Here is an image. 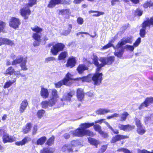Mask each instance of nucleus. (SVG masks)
Returning a JSON list of instances; mask_svg holds the SVG:
<instances>
[{
    "label": "nucleus",
    "mask_w": 153,
    "mask_h": 153,
    "mask_svg": "<svg viewBox=\"0 0 153 153\" xmlns=\"http://www.w3.org/2000/svg\"><path fill=\"white\" fill-rule=\"evenodd\" d=\"M93 57L92 59V62L95 66L97 67L96 69V73H94L91 79L95 85H99L101 83L102 79L103 74L102 73H98L102 68L105 65H110L113 64L115 61V57L114 56H109L100 58L99 60L101 62L100 64L98 62V58L97 56L94 53Z\"/></svg>",
    "instance_id": "nucleus-1"
},
{
    "label": "nucleus",
    "mask_w": 153,
    "mask_h": 153,
    "mask_svg": "<svg viewBox=\"0 0 153 153\" xmlns=\"http://www.w3.org/2000/svg\"><path fill=\"white\" fill-rule=\"evenodd\" d=\"M92 126H93L94 130L99 133L102 130L101 127L99 124H94V122L84 123H81L80 127L73 131L72 135L78 137L84 136L93 137L95 135L94 132L89 129H87Z\"/></svg>",
    "instance_id": "nucleus-2"
},
{
    "label": "nucleus",
    "mask_w": 153,
    "mask_h": 153,
    "mask_svg": "<svg viewBox=\"0 0 153 153\" xmlns=\"http://www.w3.org/2000/svg\"><path fill=\"white\" fill-rule=\"evenodd\" d=\"M31 29L34 32L32 36L34 40L33 43V46L35 47L39 46L41 42L42 44L45 45L49 39L47 36H45L42 39H41V33L43 31V29L37 25H35L33 27H31Z\"/></svg>",
    "instance_id": "nucleus-3"
},
{
    "label": "nucleus",
    "mask_w": 153,
    "mask_h": 153,
    "mask_svg": "<svg viewBox=\"0 0 153 153\" xmlns=\"http://www.w3.org/2000/svg\"><path fill=\"white\" fill-rule=\"evenodd\" d=\"M71 76V74L69 72H68L66 74L65 77L62 80L59 81L57 83H54V84L55 87L57 88H60L63 85L66 86H70L72 83L71 81L73 80L79 81V80H81L83 82H88V80L90 78L88 76L74 79L72 78Z\"/></svg>",
    "instance_id": "nucleus-4"
},
{
    "label": "nucleus",
    "mask_w": 153,
    "mask_h": 153,
    "mask_svg": "<svg viewBox=\"0 0 153 153\" xmlns=\"http://www.w3.org/2000/svg\"><path fill=\"white\" fill-rule=\"evenodd\" d=\"M51 96V98L50 100L42 102L41 105L42 108H46L48 106H53L56 104L58 99L59 98V96L57 90L55 89H52Z\"/></svg>",
    "instance_id": "nucleus-5"
},
{
    "label": "nucleus",
    "mask_w": 153,
    "mask_h": 153,
    "mask_svg": "<svg viewBox=\"0 0 153 153\" xmlns=\"http://www.w3.org/2000/svg\"><path fill=\"white\" fill-rule=\"evenodd\" d=\"M28 3L25 4L26 7L21 8L20 10L19 13L21 15L25 20L28 19L31 13V11L30 7H32L33 5L36 4L37 0H28Z\"/></svg>",
    "instance_id": "nucleus-6"
},
{
    "label": "nucleus",
    "mask_w": 153,
    "mask_h": 153,
    "mask_svg": "<svg viewBox=\"0 0 153 153\" xmlns=\"http://www.w3.org/2000/svg\"><path fill=\"white\" fill-rule=\"evenodd\" d=\"M104 123L106 125L108 128H109L114 134H116V135L113 136L111 139L110 143H115L122 140L129 138V136H128L119 134V130L116 129V130H115L108 122L104 121Z\"/></svg>",
    "instance_id": "nucleus-7"
},
{
    "label": "nucleus",
    "mask_w": 153,
    "mask_h": 153,
    "mask_svg": "<svg viewBox=\"0 0 153 153\" xmlns=\"http://www.w3.org/2000/svg\"><path fill=\"white\" fill-rule=\"evenodd\" d=\"M151 25L153 27V16L150 19L144 21L141 25L142 27L140 30L139 35L141 38H144L146 34V27L150 28Z\"/></svg>",
    "instance_id": "nucleus-8"
},
{
    "label": "nucleus",
    "mask_w": 153,
    "mask_h": 153,
    "mask_svg": "<svg viewBox=\"0 0 153 153\" xmlns=\"http://www.w3.org/2000/svg\"><path fill=\"white\" fill-rule=\"evenodd\" d=\"M65 46L63 43L57 42L53 45L51 49L50 52L52 55L56 56L59 52L63 50Z\"/></svg>",
    "instance_id": "nucleus-9"
},
{
    "label": "nucleus",
    "mask_w": 153,
    "mask_h": 153,
    "mask_svg": "<svg viewBox=\"0 0 153 153\" xmlns=\"http://www.w3.org/2000/svg\"><path fill=\"white\" fill-rule=\"evenodd\" d=\"M71 2L70 0H50L47 7L49 8H53L56 5L59 4L69 5Z\"/></svg>",
    "instance_id": "nucleus-10"
},
{
    "label": "nucleus",
    "mask_w": 153,
    "mask_h": 153,
    "mask_svg": "<svg viewBox=\"0 0 153 153\" xmlns=\"http://www.w3.org/2000/svg\"><path fill=\"white\" fill-rule=\"evenodd\" d=\"M134 119L135 124L137 127V133L140 135L143 134L145 133L146 131L143 128L140 120L136 117H135Z\"/></svg>",
    "instance_id": "nucleus-11"
},
{
    "label": "nucleus",
    "mask_w": 153,
    "mask_h": 153,
    "mask_svg": "<svg viewBox=\"0 0 153 153\" xmlns=\"http://www.w3.org/2000/svg\"><path fill=\"white\" fill-rule=\"evenodd\" d=\"M21 24L19 19L15 17H12L9 22L10 26L15 29L19 28Z\"/></svg>",
    "instance_id": "nucleus-12"
},
{
    "label": "nucleus",
    "mask_w": 153,
    "mask_h": 153,
    "mask_svg": "<svg viewBox=\"0 0 153 153\" xmlns=\"http://www.w3.org/2000/svg\"><path fill=\"white\" fill-rule=\"evenodd\" d=\"M153 103V97H147L144 101L139 105L138 108L141 110L144 107L147 108L151 104Z\"/></svg>",
    "instance_id": "nucleus-13"
},
{
    "label": "nucleus",
    "mask_w": 153,
    "mask_h": 153,
    "mask_svg": "<svg viewBox=\"0 0 153 153\" xmlns=\"http://www.w3.org/2000/svg\"><path fill=\"white\" fill-rule=\"evenodd\" d=\"M15 138L13 136L10 135L6 133V131L3 135L2 140L4 143H12L15 141Z\"/></svg>",
    "instance_id": "nucleus-14"
},
{
    "label": "nucleus",
    "mask_w": 153,
    "mask_h": 153,
    "mask_svg": "<svg viewBox=\"0 0 153 153\" xmlns=\"http://www.w3.org/2000/svg\"><path fill=\"white\" fill-rule=\"evenodd\" d=\"M76 62V58L71 56L68 58L67 60L65 66L67 68H72L75 66Z\"/></svg>",
    "instance_id": "nucleus-15"
},
{
    "label": "nucleus",
    "mask_w": 153,
    "mask_h": 153,
    "mask_svg": "<svg viewBox=\"0 0 153 153\" xmlns=\"http://www.w3.org/2000/svg\"><path fill=\"white\" fill-rule=\"evenodd\" d=\"M119 128L120 130L124 131H132L135 128L134 125H131L129 124H121L119 126Z\"/></svg>",
    "instance_id": "nucleus-16"
},
{
    "label": "nucleus",
    "mask_w": 153,
    "mask_h": 153,
    "mask_svg": "<svg viewBox=\"0 0 153 153\" xmlns=\"http://www.w3.org/2000/svg\"><path fill=\"white\" fill-rule=\"evenodd\" d=\"M129 42V39L128 38H123L121 39V41L119 42L116 45L115 48L117 50H118L120 48H124L123 47V45H124L126 43Z\"/></svg>",
    "instance_id": "nucleus-17"
},
{
    "label": "nucleus",
    "mask_w": 153,
    "mask_h": 153,
    "mask_svg": "<svg viewBox=\"0 0 153 153\" xmlns=\"http://www.w3.org/2000/svg\"><path fill=\"white\" fill-rule=\"evenodd\" d=\"M5 45L10 46H14L15 44L13 41L5 38H0V46Z\"/></svg>",
    "instance_id": "nucleus-18"
},
{
    "label": "nucleus",
    "mask_w": 153,
    "mask_h": 153,
    "mask_svg": "<svg viewBox=\"0 0 153 153\" xmlns=\"http://www.w3.org/2000/svg\"><path fill=\"white\" fill-rule=\"evenodd\" d=\"M76 96L78 100L80 102L83 101L85 96L83 90L81 88L77 89Z\"/></svg>",
    "instance_id": "nucleus-19"
},
{
    "label": "nucleus",
    "mask_w": 153,
    "mask_h": 153,
    "mask_svg": "<svg viewBox=\"0 0 153 153\" xmlns=\"http://www.w3.org/2000/svg\"><path fill=\"white\" fill-rule=\"evenodd\" d=\"M74 94V91H70L67 93L66 95L63 96L62 98L61 99V100L62 102L68 101H70L71 98Z\"/></svg>",
    "instance_id": "nucleus-20"
},
{
    "label": "nucleus",
    "mask_w": 153,
    "mask_h": 153,
    "mask_svg": "<svg viewBox=\"0 0 153 153\" xmlns=\"http://www.w3.org/2000/svg\"><path fill=\"white\" fill-rule=\"evenodd\" d=\"M88 69V67L84 64H79L76 68V70L79 74H82L84 71L87 70Z\"/></svg>",
    "instance_id": "nucleus-21"
},
{
    "label": "nucleus",
    "mask_w": 153,
    "mask_h": 153,
    "mask_svg": "<svg viewBox=\"0 0 153 153\" xmlns=\"http://www.w3.org/2000/svg\"><path fill=\"white\" fill-rule=\"evenodd\" d=\"M28 105V102L27 100L25 99L23 100L19 107V111L20 113H22L24 112L26 108Z\"/></svg>",
    "instance_id": "nucleus-22"
},
{
    "label": "nucleus",
    "mask_w": 153,
    "mask_h": 153,
    "mask_svg": "<svg viewBox=\"0 0 153 153\" xmlns=\"http://www.w3.org/2000/svg\"><path fill=\"white\" fill-rule=\"evenodd\" d=\"M61 151L63 152H67L68 153L73 152V150L71 147L70 145L68 144H65L63 145L61 148Z\"/></svg>",
    "instance_id": "nucleus-23"
},
{
    "label": "nucleus",
    "mask_w": 153,
    "mask_h": 153,
    "mask_svg": "<svg viewBox=\"0 0 153 153\" xmlns=\"http://www.w3.org/2000/svg\"><path fill=\"white\" fill-rule=\"evenodd\" d=\"M40 94L41 97L45 99L47 98L49 96L48 89L43 87L41 88Z\"/></svg>",
    "instance_id": "nucleus-24"
},
{
    "label": "nucleus",
    "mask_w": 153,
    "mask_h": 153,
    "mask_svg": "<svg viewBox=\"0 0 153 153\" xmlns=\"http://www.w3.org/2000/svg\"><path fill=\"white\" fill-rule=\"evenodd\" d=\"M30 140V139L27 136H25L21 141H17L15 143V144L17 146H23L27 143Z\"/></svg>",
    "instance_id": "nucleus-25"
},
{
    "label": "nucleus",
    "mask_w": 153,
    "mask_h": 153,
    "mask_svg": "<svg viewBox=\"0 0 153 153\" xmlns=\"http://www.w3.org/2000/svg\"><path fill=\"white\" fill-rule=\"evenodd\" d=\"M68 56L67 51H62L58 56V59L59 60H64Z\"/></svg>",
    "instance_id": "nucleus-26"
},
{
    "label": "nucleus",
    "mask_w": 153,
    "mask_h": 153,
    "mask_svg": "<svg viewBox=\"0 0 153 153\" xmlns=\"http://www.w3.org/2000/svg\"><path fill=\"white\" fill-rule=\"evenodd\" d=\"M55 137L53 135H52L49 137L47 140H46L45 145L49 146H50L53 145L54 143Z\"/></svg>",
    "instance_id": "nucleus-27"
},
{
    "label": "nucleus",
    "mask_w": 153,
    "mask_h": 153,
    "mask_svg": "<svg viewBox=\"0 0 153 153\" xmlns=\"http://www.w3.org/2000/svg\"><path fill=\"white\" fill-rule=\"evenodd\" d=\"M88 142L92 146H94L96 148H97V146L100 143L97 140L90 137L88 138Z\"/></svg>",
    "instance_id": "nucleus-28"
},
{
    "label": "nucleus",
    "mask_w": 153,
    "mask_h": 153,
    "mask_svg": "<svg viewBox=\"0 0 153 153\" xmlns=\"http://www.w3.org/2000/svg\"><path fill=\"white\" fill-rule=\"evenodd\" d=\"M15 70L13 67L12 66H10L8 67L6 70L4 74L5 75H9L11 76L15 73Z\"/></svg>",
    "instance_id": "nucleus-29"
},
{
    "label": "nucleus",
    "mask_w": 153,
    "mask_h": 153,
    "mask_svg": "<svg viewBox=\"0 0 153 153\" xmlns=\"http://www.w3.org/2000/svg\"><path fill=\"white\" fill-rule=\"evenodd\" d=\"M59 14L62 15H68L67 19H69L71 14L70 10L69 8L66 9H63L59 10Z\"/></svg>",
    "instance_id": "nucleus-30"
},
{
    "label": "nucleus",
    "mask_w": 153,
    "mask_h": 153,
    "mask_svg": "<svg viewBox=\"0 0 153 153\" xmlns=\"http://www.w3.org/2000/svg\"><path fill=\"white\" fill-rule=\"evenodd\" d=\"M46 140L47 137L46 136H42L37 140L36 144L37 145H42L46 143Z\"/></svg>",
    "instance_id": "nucleus-31"
},
{
    "label": "nucleus",
    "mask_w": 153,
    "mask_h": 153,
    "mask_svg": "<svg viewBox=\"0 0 153 153\" xmlns=\"http://www.w3.org/2000/svg\"><path fill=\"white\" fill-rule=\"evenodd\" d=\"M32 124L30 123H28L25 125V126L23 128L22 131L24 134L28 133L31 130Z\"/></svg>",
    "instance_id": "nucleus-32"
},
{
    "label": "nucleus",
    "mask_w": 153,
    "mask_h": 153,
    "mask_svg": "<svg viewBox=\"0 0 153 153\" xmlns=\"http://www.w3.org/2000/svg\"><path fill=\"white\" fill-rule=\"evenodd\" d=\"M24 59L23 57L21 56H19L17 58L13 60L12 62V65H15L18 64L22 63Z\"/></svg>",
    "instance_id": "nucleus-33"
},
{
    "label": "nucleus",
    "mask_w": 153,
    "mask_h": 153,
    "mask_svg": "<svg viewBox=\"0 0 153 153\" xmlns=\"http://www.w3.org/2000/svg\"><path fill=\"white\" fill-rule=\"evenodd\" d=\"M110 112V110L108 109L102 108L98 109L96 111L97 114L98 115H103Z\"/></svg>",
    "instance_id": "nucleus-34"
},
{
    "label": "nucleus",
    "mask_w": 153,
    "mask_h": 153,
    "mask_svg": "<svg viewBox=\"0 0 153 153\" xmlns=\"http://www.w3.org/2000/svg\"><path fill=\"white\" fill-rule=\"evenodd\" d=\"M45 111L43 109H39L37 112L36 115L38 118L41 119L43 117L45 114Z\"/></svg>",
    "instance_id": "nucleus-35"
},
{
    "label": "nucleus",
    "mask_w": 153,
    "mask_h": 153,
    "mask_svg": "<svg viewBox=\"0 0 153 153\" xmlns=\"http://www.w3.org/2000/svg\"><path fill=\"white\" fill-rule=\"evenodd\" d=\"M16 81V79L14 78L12 81L9 80L6 82L4 85L3 88H8L11 86L13 83H15Z\"/></svg>",
    "instance_id": "nucleus-36"
},
{
    "label": "nucleus",
    "mask_w": 153,
    "mask_h": 153,
    "mask_svg": "<svg viewBox=\"0 0 153 153\" xmlns=\"http://www.w3.org/2000/svg\"><path fill=\"white\" fill-rule=\"evenodd\" d=\"M72 28V25L71 24H69L68 25V29L65 30L62 33V35L64 36H66L69 34L71 31Z\"/></svg>",
    "instance_id": "nucleus-37"
},
{
    "label": "nucleus",
    "mask_w": 153,
    "mask_h": 153,
    "mask_svg": "<svg viewBox=\"0 0 153 153\" xmlns=\"http://www.w3.org/2000/svg\"><path fill=\"white\" fill-rule=\"evenodd\" d=\"M27 61L26 59H24L23 61L20 64L21 70L26 71L27 70V68L26 66V63Z\"/></svg>",
    "instance_id": "nucleus-38"
},
{
    "label": "nucleus",
    "mask_w": 153,
    "mask_h": 153,
    "mask_svg": "<svg viewBox=\"0 0 153 153\" xmlns=\"http://www.w3.org/2000/svg\"><path fill=\"white\" fill-rule=\"evenodd\" d=\"M128 113L126 111H124L120 117V121H124L126 120L128 116L129 115Z\"/></svg>",
    "instance_id": "nucleus-39"
},
{
    "label": "nucleus",
    "mask_w": 153,
    "mask_h": 153,
    "mask_svg": "<svg viewBox=\"0 0 153 153\" xmlns=\"http://www.w3.org/2000/svg\"><path fill=\"white\" fill-rule=\"evenodd\" d=\"M53 151L50 150V148L48 147L43 148L40 150V153H53Z\"/></svg>",
    "instance_id": "nucleus-40"
},
{
    "label": "nucleus",
    "mask_w": 153,
    "mask_h": 153,
    "mask_svg": "<svg viewBox=\"0 0 153 153\" xmlns=\"http://www.w3.org/2000/svg\"><path fill=\"white\" fill-rule=\"evenodd\" d=\"M124 48H122L118 52H115L114 55L118 57H121L124 52Z\"/></svg>",
    "instance_id": "nucleus-41"
},
{
    "label": "nucleus",
    "mask_w": 153,
    "mask_h": 153,
    "mask_svg": "<svg viewBox=\"0 0 153 153\" xmlns=\"http://www.w3.org/2000/svg\"><path fill=\"white\" fill-rule=\"evenodd\" d=\"M89 13H97V14H94L93 15V16H96V17H98L101 15H103L104 14V13L103 12H99L97 11H94V10H90L89 11Z\"/></svg>",
    "instance_id": "nucleus-42"
},
{
    "label": "nucleus",
    "mask_w": 153,
    "mask_h": 153,
    "mask_svg": "<svg viewBox=\"0 0 153 153\" xmlns=\"http://www.w3.org/2000/svg\"><path fill=\"white\" fill-rule=\"evenodd\" d=\"M94 35H89V33L87 32H79L77 33L76 34V36H77L79 35L83 34H85V35H89L92 38H94L97 35V34H96V32L95 31L94 32Z\"/></svg>",
    "instance_id": "nucleus-43"
},
{
    "label": "nucleus",
    "mask_w": 153,
    "mask_h": 153,
    "mask_svg": "<svg viewBox=\"0 0 153 153\" xmlns=\"http://www.w3.org/2000/svg\"><path fill=\"white\" fill-rule=\"evenodd\" d=\"M6 25V23L0 20V33L5 28Z\"/></svg>",
    "instance_id": "nucleus-44"
},
{
    "label": "nucleus",
    "mask_w": 153,
    "mask_h": 153,
    "mask_svg": "<svg viewBox=\"0 0 153 153\" xmlns=\"http://www.w3.org/2000/svg\"><path fill=\"white\" fill-rule=\"evenodd\" d=\"M78 145V142L77 140H73L70 143V146L72 148Z\"/></svg>",
    "instance_id": "nucleus-45"
},
{
    "label": "nucleus",
    "mask_w": 153,
    "mask_h": 153,
    "mask_svg": "<svg viewBox=\"0 0 153 153\" xmlns=\"http://www.w3.org/2000/svg\"><path fill=\"white\" fill-rule=\"evenodd\" d=\"M143 11L139 8L137 9L135 11V14L136 16H141L143 13Z\"/></svg>",
    "instance_id": "nucleus-46"
},
{
    "label": "nucleus",
    "mask_w": 153,
    "mask_h": 153,
    "mask_svg": "<svg viewBox=\"0 0 153 153\" xmlns=\"http://www.w3.org/2000/svg\"><path fill=\"white\" fill-rule=\"evenodd\" d=\"M99 134L103 138H105L108 137V133L105 132L104 131L102 130Z\"/></svg>",
    "instance_id": "nucleus-47"
},
{
    "label": "nucleus",
    "mask_w": 153,
    "mask_h": 153,
    "mask_svg": "<svg viewBox=\"0 0 153 153\" xmlns=\"http://www.w3.org/2000/svg\"><path fill=\"white\" fill-rule=\"evenodd\" d=\"M141 38L138 37L133 44V46L136 47H137L141 42Z\"/></svg>",
    "instance_id": "nucleus-48"
},
{
    "label": "nucleus",
    "mask_w": 153,
    "mask_h": 153,
    "mask_svg": "<svg viewBox=\"0 0 153 153\" xmlns=\"http://www.w3.org/2000/svg\"><path fill=\"white\" fill-rule=\"evenodd\" d=\"M112 41L109 42L108 44L105 45L102 47V49L104 50L112 46H113V45L111 43Z\"/></svg>",
    "instance_id": "nucleus-49"
},
{
    "label": "nucleus",
    "mask_w": 153,
    "mask_h": 153,
    "mask_svg": "<svg viewBox=\"0 0 153 153\" xmlns=\"http://www.w3.org/2000/svg\"><path fill=\"white\" fill-rule=\"evenodd\" d=\"M119 116V114L116 113H114L110 116L107 117L106 118L108 119H110L114 117H117Z\"/></svg>",
    "instance_id": "nucleus-50"
},
{
    "label": "nucleus",
    "mask_w": 153,
    "mask_h": 153,
    "mask_svg": "<svg viewBox=\"0 0 153 153\" xmlns=\"http://www.w3.org/2000/svg\"><path fill=\"white\" fill-rule=\"evenodd\" d=\"M56 60L55 57H50L46 58L45 59V62H48L51 61H54Z\"/></svg>",
    "instance_id": "nucleus-51"
},
{
    "label": "nucleus",
    "mask_w": 153,
    "mask_h": 153,
    "mask_svg": "<svg viewBox=\"0 0 153 153\" xmlns=\"http://www.w3.org/2000/svg\"><path fill=\"white\" fill-rule=\"evenodd\" d=\"M107 148V145H103L102 146L100 149V151L101 152L103 153L106 150Z\"/></svg>",
    "instance_id": "nucleus-52"
},
{
    "label": "nucleus",
    "mask_w": 153,
    "mask_h": 153,
    "mask_svg": "<svg viewBox=\"0 0 153 153\" xmlns=\"http://www.w3.org/2000/svg\"><path fill=\"white\" fill-rule=\"evenodd\" d=\"M153 4H151L149 2L147 1L143 4V7L145 8H147L149 7L152 6Z\"/></svg>",
    "instance_id": "nucleus-53"
},
{
    "label": "nucleus",
    "mask_w": 153,
    "mask_h": 153,
    "mask_svg": "<svg viewBox=\"0 0 153 153\" xmlns=\"http://www.w3.org/2000/svg\"><path fill=\"white\" fill-rule=\"evenodd\" d=\"M76 21L78 24L80 25L82 24L84 22L83 19L80 17H79L77 18Z\"/></svg>",
    "instance_id": "nucleus-54"
},
{
    "label": "nucleus",
    "mask_w": 153,
    "mask_h": 153,
    "mask_svg": "<svg viewBox=\"0 0 153 153\" xmlns=\"http://www.w3.org/2000/svg\"><path fill=\"white\" fill-rule=\"evenodd\" d=\"M128 150V149L125 148H121L117 149V151L119 152H124V153H126L127 151Z\"/></svg>",
    "instance_id": "nucleus-55"
},
{
    "label": "nucleus",
    "mask_w": 153,
    "mask_h": 153,
    "mask_svg": "<svg viewBox=\"0 0 153 153\" xmlns=\"http://www.w3.org/2000/svg\"><path fill=\"white\" fill-rule=\"evenodd\" d=\"M151 118L150 117L146 116L145 117L144 119V122L146 124H147L150 121H151Z\"/></svg>",
    "instance_id": "nucleus-56"
},
{
    "label": "nucleus",
    "mask_w": 153,
    "mask_h": 153,
    "mask_svg": "<svg viewBox=\"0 0 153 153\" xmlns=\"http://www.w3.org/2000/svg\"><path fill=\"white\" fill-rule=\"evenodd\" d=\"M14 74V75H16L17 77H19V76L24 77L25 76V75L21 74L19 71H18L16 72L15 71V72Z\"/></svg>",
    "instance_id": "nucleus-57"
},
{
    "label": "nucleus",
    "mask_w": 153,
    "mask_h": 153,
    "mask_svg": "<svg viewBox=\"0 0 153 153\" xmlns=\"http://www.w3.org/2000/svg\"><path fill=\"white\" fill-rule=\"evenodd\" d=\"M138 153H153V152L149 151L145 149L140 150H138Z\"/></svg>",
    "instance_id": "nucleus-58"
},
{
    "label": "nucleus",
    "mask_w": 153,
    "mask_h": 153,
    "mask_svg": "<svg viewBox=\"0 0 153 153\" xmlns=\"http://www.w3.org/2000/svg\"><path fill=\"white\" fill-rule=\"evenodd\" d=\"M37 130L38 128L37 126L36 125H34L32 130V134L33 135L35 134L37 131Z\"/></svg>",
    "instance_id": "nucleus-59"
},
{
    "label": "nucleus",
    "mask_w": 153,
    "mask_h": 153,
    "mask_svg": "<svg viewBox=\"0 0 153 153\" xmlns=\"http://www.w3.org/2000/svg\"><path fill=\"white\" fill-rule=\"evenodd\" d=\"M134 46L131 45H126V47L129 50L131 51H133L134 49Z\"/></svg>",
    "instance_id": "nucleus-60"
},
{
    "label": "nucleus",
    "mask_w": 153,
    "mask_h": 153,
    "mask_svg": "<svg viewBox=\"0 0 153 153\" xmlns=\"http://www.w3.org/2000/svg\"><path fill=\"white\" fill-rule=\"evenodd\" d=\"M105 120V119H100L95 121L94 123V124H96L97 123H99L100 124H101L103 122V121Z\"/></svg>",
    "instance_id": "nucleus-61"
},
{
    "label": "nucleus",
    "mask_w": 153,
    "mask_h": 153,
    "mask_svg": "<svg viewBox=\"0 0 153 153\" xmlns=\"http://www.w3.org/2000/svg\"><path fill=\"white\" fill-rule=\"evenodd\" d=\"M64 137L65 139H68L70 138V135L68 133H65L64 135Z\"/></svg>",
    "instance_id": "nucleus-62"
},
{
    "label": "nucleus",
    "mask_w": 153,
    "mask_h": 153,
    "mask_svg": "<svg viewBox=\"0 0 153 153\" xmlns=\"http://www.w3.org/2000/svg\"><path fill=\"white\" fill-rule=\"evenodd\" d=\"M119 1V0H111V4L112 6L114 5L117 2Z\"/></svg>",
    "instance_id": "nucleus-63"
},
{
    "label": "nucleus",
    "mask_w": 153,
    "mask_h": 153,
    "mask_svg": "<svg viewBox=\"0 0 153 153\" xmlns=\"http://www.w3.org/2000/svg\"><path fill=\"white\" fill-rule=\"evenodd\" d=\"M132 3L136 4L139 2L140 0H130Z\"/></svg>",
    "instance_id": "nucleus-64"
}]
</instances>
